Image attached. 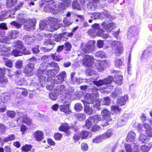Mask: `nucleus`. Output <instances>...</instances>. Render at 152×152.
I'll return each mask as SVG.
<instances>
[{"label":"nucleus","instance_id":"nucleus-30","mask_svg":"<svg viewBox=\"0 0 152 152\" xmlns=\"http://www.w3.org/2000/svg\"><path fill=\"white\" fill-rule=\"evenodd\" d=\"M97 7V4L88 2L87 4V9L89 11H93L96 9Z\"/></svg>","mask_w":152,"mask_h":152},{"label":"nucleus","instance_id":"nucleus-60","mask_svg":"<svg viewBox=\"0 0 152 152\" xmlns=\"http://www.w3.org/2000/svg\"><path fill=\"white\" fill-rule=\"evenodd\" d=\"M103 102V105H109L110 103V98L108 97L104 98Z\"/></svg>","mask_w":152,"mask_h":152},{"label":"nucleus","instance_id":"nucleus-23","mask_svg":"<svg viewBox=\"0 0 152 152\" xmlns=\"http://www.w3.org/2000/svg\"><path fill=\"white\" fill-rule=\"evenodd\" d=\"M104 32L102 29L99 27V28L97 29V34L98 36L102 37L106 39L108 38L109 36L108 35L104 33Z\"/></svg>","mask_w":152,"mask_h":152},{"label":"nucleus","instance_id":"nucleus-55","mask_svg":"<svg viewBox=\"0 0 152 152\" xmlns=\"http://www.w3.org/2000/svg\"><path fill=\"white\" fill-rule=\"evenodd\" d=\"M88 134V132L85 131H82L80 133V135L82 139H85L87 137Z\"/></svg>","mask_w":152,"mask_h":152},{"label":"nucleus","instance_id":"nucleus-37","mask_svg":"<svg viewBox=\"0 0 152 152\" xmlns=\"http://www.w3.org/2000/svg\"><path fill=\"white\" fill-rule=\"evenodd\" d=\"M18 2L17 0H8L7 2L6 5L7 7H11L16 4Z\"/></svg>","mask_w":152,"mask_h":152},{"label":"nucleus","instance_id":"nucleus-31","mask_svg":"<svg viewBox=\"0 0 152 152\" xmlns=\"http://www.w3.org/2000/svg\"><path fill=\"white\" fill-rule=\"evenodd\" d=\"M3 98L4 102H6L9 101L11 99V95L10 94L5 93L2 95Z\"/></svg>","mask_w":152,"mask_h":152},{"label":"nucleus","instance_id":"nucleus-50","mask_svg":"<svg viewBox=\"0 0 152 152\" xmlns=\"http://www.w3.org/2000/svg\"><path fill=\"white\" fill-rule=\"evenodd\" d=\"M6 114L8 116L12 118H13L15 117L16 113L13 111L7 110V111Z\"/></svg>","mask_w":152,"mask_h":152},{"label":"nucleus","instance_id":"nucleus-15","mask_svg":"<svg viewBox=\"0 0 152 152\" xmlns=\"http://www.w3.org/2000/svg\"><path fill=\"white\" fill-rule=\"evenodd\" d=\"M0 52L2 53L1 55L8 56L10 53L9 52H11L10 48L9 47H6L3 46H0Z\"/></svg>","mask_w":152,"mask_h":152},{"label":"nucleus","instance_id":"nucleus-51","mask_svg":"<svg viewBox=\"0 0 152 152\" xmlns=\"http://www.w3.org/2000/svg\"><path fill=\"white\" fill-rule=\"evenodd\" d=\"M95 55L96 56L101 58H103L105 56V54L104 53L101 51L96 52Z\"/></svg>","mask_w":152,"mask_h":152},{"label":"nucleus","instance_id":"nucleus-61","mask_svg":"<svg viewBox=\"0 0 152 152\" xmlns=\"http://www.w3.org/2000/svg\"><path fill=\"white\" fill-rule=\"evenodd\" d=\"M91 17V18L93 20L100 18L99 13H93V14H92Z\"/></svg>","mask_w":152,"mask_h":152},{"label":"nucleus","instance_id":"nucleus-25","mask_svg":"<svg viewBox=\"0 0 152 152\" xmlns=\"http://www.w3.org/2000/svg\"><path fill=\"white\" fill-rule=\"evenodd\" d=\"M95 124L93 118L90 117L86 121V125L88 128L89 129L92 127Z\"/></svg>","mask_w":152,"mask_h":152},{"label":"nucleus","instance_id":"nucleus-49","mask_svg":"<svg viewBox=\"0 0 152 152\" xmlns=\"http://www.w3.org/2000/svg\"><path fill=\"white\" fill-rule=\"evenodd\" d=\"M122 64V62L120 59H117L115 61V66L116 67L119 68Z\"/></svg>","mask_w":152,"mask_h":152},{"label":"nucleus","instance_id":"nucleus-57","mask_svg":"<svg viewBox=\"0 0 152 152\" xmlns=\"http://www.w3.org/2000/svg\"><path fill=\"white\" fill-rule=\"evenodd\" d=\"M23 66V63L21 61H17L15 64V67L17 69H21Z\"/></svg>","mask_w":152,"mask_h":152},{"label":"nucleus","instance_id":"nucleus-8","mask_svg":"<svg viewBox=\"0 0 152 152\" xmlns=\"http://www.w3.org/2000/svg\"><path fill=\"white\" fill-rule=\"evenodd\" d=\"M94 60L92 56L86 55L84 58L83 63L85 66H90L93 65Z\"/></svg>","mask_w":152,"mask_h":152},{"label":"nucleus","instance_id":"nucleus-59","mask_svg":"<svg viewBox=\"0 0 152 152\" xmlns=\"http://www.w3.org/2000/svg\"><path fill=\"white\" fill-rule=\"evenodd\" d=\"M62 137V134L59 133H56L54 135V138L55 139L57 140H60Z\"/></svg>","mask_w":152,"mask_h":152},{"label":"nucleus","instance_id":"nucleus-7","mask_svg":"<svg viewBox=\"0 0 152 152\" xmlns=\"http://www.w3.org/2000/svg\"><path fill=\"white\" fill-rule=\"evenodd\" d=\"M36 21V20L35 19H24L23 20V23H25V29L27 31H29L31 27L35 25Z\"/></svg>","mask_w":152,"mask_h":152},{"label":"nucleus","instance_id":"nucleus-58","mask_svg":"<svg viewBox=\"0 0 152 152\" xmlns=\"http://www.w3.org/2000/svg\"><path fill=\"white\" fill-rule=\"evenodd\" d=\"M32 146L30 145H26L23 146L22 148V150L25 152H27L29 151L31 149Z\"/></svg>","mask_w":152,"mask_h":152},{"label":"nucleus","instance_id":"nucleus-48","mask_svg":"<svg viewBox=\"0 0 152 152\" xmlns=\"http://www.w3.org/2000/svg\"><path fill=\"white\" fill-rule=\"evenodd\" d=\"M83 106L79 103L76 104L74 106V108L77 111H80L83 109Z\"/></svg>","mask_w":152,"mask_h":152},{"label":"nucleus","instance_id":"nucleus-41","mask_svg":"<svg viewBox=\"0 0 152 152\" xmlns=\"http://www.w3.org/2000/svg\"><path fill=\"white\" fill-rule=\"evenodd\" d=\"M22 121L23 123L30 125L31 124L32 120L27 116H25L23 118Z\"/></svg>","mask_w":152,"mask_h":152},{"label":"nucleus","instance_id":"nucleus-5","mask_svg":"<svg viewBox=\"0 0 152 152\" xmlns=\"http://www.w3.org/2000/svg\"><path fill=\"white\" fill-rule=\"evenodd\" d=\"M109 64V62L107 61H97L95 64V68L98 71H102Z\"/></svg>","mask_w":152,"mask_h":152},{"label":"nucleus","instance_id":"nucleus-1","mask_svg":"<svg viewBox=\"0 0 152 152\" xmlns=\"http://www.w3.org/2000/svg\"><path fill=\"white\" fill-rule=\"evenodd\" d=\"M98 96V94L96 92L91 94H86V97L85 99L87 100L82 101L84 105V111L86 114L90 115L93 113V111L89 104L94 103Z\"/></svg>","mask_w":152,"mask_h":152},{"label":"nucleus","instance_id":"nucleus-47","mask_svg":"<svg viewBox=\"0 0 152 152\" xmlns=\"http://www.w3.org/2000/svg\"><path fill=\"white\" fill-rule=\"evenodd\" d=\"M19 91L21 93L22 96L24 97H26L27 96L28 91L27 89L20 88H19Z\"/></svg>","mask_w":152,"mask_h":152},{"label":"nucleus","instance_id":"nucleus-13","mask_svg":"<svg viewBox=\"0 0 152 152\" xmlns=\"http://www.w3.org/2000/svg\"><path fill=\"white\" fill-rule=\"evenodd\" d=\"M33 135L35 140L38 141H41L43 138V133L42 131H36L34 132Z\"/></svg>","mask_w":152,"mask_h":152},{"label":"nucleus","instance_id":"nucleus-20","mask_svg":"<svg viewBox=\"0 0 152 152\" xmlns=\"http://www.w3.org/2000/svg\"><path fill=\"white\" fill-rule=\"evenodd\" d=\"M69 104L65 106L61 105L60 107V110L66 114H70L71 112L69 110Z\"/></svg>","mask_w":152,"mask_h":152},{"label":"nucleus","instance_id":"nucleus-42","mask_svg":"<svg viewBox=\"0 0 152 152\" xmlns=\"http://www.w3.org/2000/svg\"><path fill=\"white\" fill-rule=\"evenodd\" d=\"M16 83L18 85H26V81L23 78H21L16 81Z\"/></svg>","mask_w":152,"mask_h":152},{"label":"nucleus","instance_id":"nucleus-11","mask_svg":"<svg viewBox=\"0 0 152 152\" xmlns=\"http://www.w3.org/2000/svg\"><path fill=\"white\" fill-rule=\"evenodd\" d=\"M102 27L108 31H111L115 27L114 24L113 22H105L102 23Z\"/></svg>","mask_w":152,"mask_h":152},{"label":"nucleus","instance_id":"nucleus-46","mask_svg":"<svg viewBox=\"0 0 152 152\" xmlns=\"http://www.w3.org/2000/svg\"><path fill=\"white\" fill-rule=\"evenodd\" d=\"M51 57L53 60L57 61H59L63 59V58L59 56L56 55V53L51 54Z\"/></svg>","mask_w":152,"mask_h":152},{"label":"nucleus","instance_id":"nucleus-39","mask_svg":"<svg viewBox=\"0 0 152 152\" xmlns=\"http://www.w3.org/2000/svg\"><path fill=\"white\" fill-rule=\"evenodd\" d=\"M49 66L52 67L54 68L58 72L59 71L60 68L58 64L55 62H52L50 63H49Z\"/></svg>","mask_w":152,"mask_h":152},{"label":"nucleus","instance_id":"nucleus-3","mask_svg":"<svg viewBox=\"0 0 152 152\" xmlns=\"http://www.w3.org/2000/svg\"><path fill=\"white\" fill-rule=\"evenodd\" d=\"M111 46L116 55H119L122 53L123 49L119 41H114L111 45Z\"/></svg>","mask_w":152,"mask_h":152},{"label":"nucleus","instance_id":"nucleus-38","mask_svg":"<svg viewBox=\"0 0 152 152\" xmlns=\"http://www.w3.org/2000/svg\"><path fill=\"white\" fill-rule=\"evenodd\" d=\"M19 32L18 31L13 30L12 31L9 33V35L12 39H15L18 37Z\"/></svg>","mask_w":152,"mask_h":152},{"label":"nucleus","instance_id":"nucleus-29","mask_svg":"<svg viewBox=\"0 0 152 152\" xmlns=\"http://www.w3.org/2000/svg\"><path fill=\"white\" fill-rule=\"evenodd\" d=\"M99 25L98 24H95L93 26V28L90 29L88 31V33L90 35L92 36V34H94L99 28Z\"/></svg>","mask_w":152,"mask_h":152},{"label":"nucleus","instance_id":"nucleus-9","mask_svg":"<svg viewBox=\"0 0 152 152\" xmlns=\"http://www.w3.org/2000/svg\"><path fill=\"white\" fill-rule=\"evenodd\" d=\"M66 76L65 71H63L53 79L54 84H58L61 83L63 81L64 78Z\"/></svg>","mask_w":152,"mask_h":152},{"label":"nucleus","instance_id":"nucleus-35","mask_svg":"<svg viewBox=\"0 0 152 152\" xmlns=\"http://www.w3.org/2000/svg\"><path fill=\"white\" fill-rule=\"evenodd\" d=\"M57 89L54 92L55 93H57L58 95L63 93L65 90V88L64 85H61L60 86H58Z\"/></svg>","mask_w":152,"mask_h":152},{"label":"nucleus","instance_id":"nucleus-14","mask_svg":"<svg viewBox=\"0 0 152 152\" xmlns=\"http://www.w3.org/2000/svg\"><path fill=\"white\" fill-rule=\"evenodd\" d=\"M144 126L145 129L146 134L148 137H152V128L147 123L144 124Z\"/></svg>","mask_w":152,"mask_h":152},{"label":"nucleus","instance_id":"nucleus-32","mask_svg":"<svg viewBox=\"0 0 152 152\" xmlns=\"http://www.w3.org/2000/svg\"><path fill=\"white\" fill-rule=\"evenodd\" d=\"M112 135L111 131L110 130H108L106 132L104 133L101 136L103 139L108 138L111 136Z\"/></svg>","mask_w":152,"mask_h":152},{"label":"nucleus","instance_id":"nucleus-53","mask_svg":"<svg viewBox=\"0 0 152 152\" xmlns=\"http://www.w3.org/2000/svg\"><path fill=\"white\" fill-rule=\"evenodd\" d=\"M102 140L101 136L100 135L93 139L92 141L94 143H98L101 142Z\"/></svg>","mask_w":152,"mask_h":152},{"label":"nucleus","instance_id":"nucleus-43","mask_svg":"<svg viewBox=\"0 0 152 152\" xmlns=\"http://www.w3.org/2000/svg\"><path fill=\"white\" fill-rule=\"evenodd\" d=\"M8 82V79L4 76H0V83L6 84Z\"/></svg>","mask_w":152,"mask_h":152},{"label":"nucleus","instance_id":"nucleus-19","mask_svg":"<svg viewBox=\"0 0 152 152\" xmlns=\"http://www.w3.org/2000/svg\"><path fill=\"white\" fill-rule=\"evenodd\" d=\"M100 19H107L108 20H112V17L111 15L108 13L104 12L99 13Z\"/></svg>","mask_w":152,"mask_h":152},{"label":"nucleus","instance_id":"nucleus-6","mask_svg":"<svg viewBox=\"0 0 152 152\" xmlns=\"http://www.w3.org/2000/svg\"><path fill=\"white\" fill-rule=\"evenodd\" d=\"M34 65L32 64H27L25 66L23 72L28 76H31L34 74Z\"/></svg>","mask_w":152,"mask_h":152},{"label":"nucleus","instance_id":"nucleus-24","mask_svg":"<svg viewBox=\"0 0 152 152\" xmlns=\"http://www.w3.org/2000/svg\"><path fill=\"white\" fill-rule=\"evenodd\" d=\"M49 66V63H43L41 64L39 66V67L38 70V74L40 72V71L42 72H44L46 69L47 68V67H48Z\"/></svg>","mask_w":152,"mask_h":152},{"label":"nucleus","instance_id":"nucleus-64","mask_svg":"<svg viewBox=\"0 0 152 152\" xmlns=\"http://www.w3.org/2000/svg\"><path fill=\"white\" fill-rule=\"evenodd\" d=\"M64 45L66 50L69 51L70 50L71 48V45L69 42L65 43Z\"/></svg>","mask_w":152,"mask_h":152},{"label":"nucleus","instance_id":"nucleus-12","mask_svg":"<svg viewBox=\"0 0 152 152\" xmlns=\"http://www.w3.org/2000/svg\"><path fill=\"white\" fill-rule=\"evenodd\" d=\"M42 39V37L40 35H38L35 38L34 37L31 36H28L26 38V43L28 45H30L36 39L38 40H40Z\"/></svg>","mask_w":152,"mask_h":152},{"label":"nucleus","instance_id":"nucleus-28","mask_svg":"<svg viewBox=\"0 0 152 152\" xmlns=\"http://www.w3.org/2000/svg\"><path fill=\"white\" fill-rule=\"evenodd\" d=\"M69 129V127L68 124L66 123L63 124L59 127L58 129L59 131L66 132Z\"/></svg>","mask_w":152,"mask_h":152},{"label":"nucleus","instance_id":"nucleus-40","mask_svg":"<svg viewBox=\"0 0 152 152\" xmlns=\"http://www.w3.org/2000/svg\"><path fill=\"white\" fill-rule=\"evenodd\" d=\"M125 148L127 152H137L138 149L137 147L136 146L135 148V151H134L133 150H132L131 146L129 144H127L125 145Z\"/></svg>","mask_w":152,"mask_h":152},{"label":"nucleus","instance_id":"nucleus-17","mask_svg":"<svg viewBox=\"0 0 152 152\" xmlns=\"http://www.w3.org/2000/svg\"><path fill=\"white\" fill-rule=\"evenodd\" d=\"M128 99V97L127 95H125L124 96H121L117 100V103L118 104L122 106L125 104Z\"/></svg>","mask_w":152,"mask_h":152},{"label":"nucleus","instance_id":"nucleus-10","mask_svg":"<svg viewBox=\"0 0 152 152\" xmlns=\"http://www.w3.org/2000/svg\"><path fill=\"white\" fill-rule=\"evenodd\" d=\"M51 19L52 21L54 23V24L50 26L48 28L46 29V30L50 31L56 30L60 27V26L57 23L58 21V19L54 18H53Z\"/></svg>","mask_w":152,"mask_h":152},{"label":"nucleus","instance_id":"nucleus-54","mask_svg":"<svg viewBox=\"0 0 152 152\" xmlns=\"http://www.w3.org/2000/svg\"><path fill=\"white\" fill-rule=\"evenodd\" d=\"M91 117L93 118V121L95 124L100 121L101 119V116L99 115H96L93 117Z\"/></svg>","mask_w":152,"mask_h":152},{"label":"nucleus","instance_id":"nucleus-52","mask_svg":"<svg viewBox=\"0 0 152 152\" xmlns=\"http://www.w3.org/2000/svg\"><path fill=\"white\" fill-rule=\"evenodd\" d=\"M146 145H142L141 147V150L143 152H148L150 149V147Z\"/></svg>","mask_w":152,"mask_h":152},{"label":"nucleus","instance_id":"nucleus-33","mask_svg":"<svg viewBox=\"0 0 152 152\" xmlns=\"http://www.w3.org/2000/svg\"><path fill=\"white\" fill-rule=\"evenodd\" d=\"M139 140L142 143H146L149 140V139L145 135L141 134Z\"/></svg>","mask_w":152,"mask_h":152},{"label":"nucleus","instance_id":"nucleus-4","mask_svg":"<svg viewBox=\"0 0 152 152\" xmlns=\"http://www.w3.org/2000/svg\"><path fill=\"white\" fill-rule=\"evenodd\" d=\"M110 114L109 111L107 109H104L102 110L101 112V115L103 116L104 119L103 120V122L104 123V124L102 125V126H106L109 124L108 122L111 120L110 116Z\"/></svg>","mask_w":152,"mask_h":152},{"label":"nucleus","instance_id":"nucleus-2","mask_svg":"<svg viewBox=\"0 0 152 152\" xmlns=\"http://www.w3.org/2000/svg\"><path fill=\"white\" fill-rule=\"evenodd\" d=\"M95 43V42L94 41H89L86 44H83L81 45V49L85 53H91L94 50Z\"/></svg>","mask_w":152,"mask_h":152},{"label":"nucleus","instance_id":"nucleus-34","mask_svg":"<svg viewBox=\"0 0 152 152\" xmlns=\"http://www.w3.org/2000/svg\"><path fill=\"white\" fill-rule=\"evenodd\" d=\"M51 8L50 12L53 14H56L61 12L58 5H53L51 6Z\"/></svg>","mask_w":152,"mask_h":152},{"label":"nucleus","instance_id":"nucleus-56","mask_svg":"<svg viewBox=\"0 0 152 152\" xmlns=\"http://www.w3.org/2000/svg\"><path fill=\"white\" fill-rule=\"evenodd\" d=\"M57 94H57V93L51 92L49 95V98L53 100H55L57 98Z\"/></svg>","mask_w":152,"mask_h":152},{"label":"nucleus","instance_id":"nucleus-22","mask_svg":"<svg viewBox=\"0 0 152 152\" xmlns=\"http://www.w3.org/2000/svg\"><path fill=\"white\" fill-rule=\"evenodd\" d=\"M136 134L132 131L130 132L128 134L126 138V140L128 142H130L134 141Z\"/></svg>","mask_w":152,"mask_h":152},{"label":"nucleus","instance_id":"nucleus-63","mask_svg":"<svg viewBox=\"0 0 152 152\" xmlns=\"http://www.w3.org/2000/svg\"><path fill=\"white\" fill-rule=\"evenodd\" d=\"M104 79L105 80L106 84L111 83L114 80L113 78L111 76H109Z\"/></svg>","mask_w":152,"mask_h":152},{"label":"nucleus","instance_id":"nucleus-36","mask_svg":"<svg viewBox=\"0 0 152 152\" xmlns=\"http://www.w3.org/2000/svg\"><path fill=\"white\" fill-rule=\"evenodd\" d=\"M93 83L97 86H101L102 85H106L105 80H100L97 81H93Z\"/></svg>","mask_w":152,"mask_h":152},{"label":"nucleus","instance_id":"nucleus-16","mask_svg":"<svg viewBox=\"0 0 152 152\" xmlns=\"http://www.w3.org/2000/svg\"><path fill=\"white\" fill-rule=\"evenodd\" d=\"M45 3H41L40 4L41 7H44V10L47 12H50L51 8V6L53 4H50V3L48 2H45Z\"/></svg>","mask_w":152,"mask_h":152},{"label":"nucleus","instance_id":"nucleus-21","mask_svg":"<svg viewBox=\"0 0 152 152\" xmlns=\"http://www.w3.org/2000/svg\"><path fill=\"white\" fill-rule=\"evenodd\" d=\"M15 47L23 51H25L26 48L23 46L22 42L21 41H18L15 43Z\"/></svg>","mask_w":152,"mask_h":152},{"label":"nucleus","instance_id":"nucleus-62","mask_svg":"<svg viewBox=\"0 0 152 152\" xmlns=\"http://www.w3.org/2000/svg\"><path fill=\"white\" fill-rule=\"evenodd\" d=\"M128 115L127 114H125L122 116L120 120H119L118 121V122L122 121V122H125L128 119Z\"/></svg>","mask_w":152,"mask_h":152},{"label":"nucleus","instance_id":"nucleus-45","mask_svg":"<svg viewBox=\"0 0 152 152\" xmlns=\"http://www.w3.org/2000/svg\"><path fill=\"white\" fill-rule=\"evenodd\" d=\"M15 136L14 134L9 135L7 137L4 139V142H7L8 141L13 140L15 139Z\"/></svg>","mask_w":152,"mask_h":152},{"label":"nucleus","instance_id":"nucleus-26","mask_svg":"<svg viewBox=\"0 0 152 152\" xmlns=\"http://www.w3.org/2000/svg\"><path fill=\"white\" fill-rule=\"evenodd\" d=\"M47 22L45 20H41L40 23L39 27L40 29H46L48 28L50 26L49 25H48Z\"/></svg>","mask_w":152,"mask_h":152},{"label":"nucleus","instance_id":"nucleus-18","mask_svg":"<svg viewBox=\"0 0 152 152\" xmlns=\"http://www.w3.org/2000/svg\"><path fill=\"white\" fill-rule=\"evenodd\" d=\"M24 51H25L23 52H22L18 50H14L12 51V53L14 56H21L22 55V53H23L25 55H28L31 54V52L28 50Z\"/></svg>","mask_w":152,"mask_h":152},{"label":"nucleus","instance_id":"nucleus-44","mask_svg":"<svg viewBox=\"0 0 152 152\" xmlns=\"http://www.w3.org/2000/svg\"><path fill=\"white\" fill-rule=\"evenodd\" d=\"M72 8L73 9L79 10L80 9V6L77 0L73 1L72 3Z\"/></svg>","mask_w":152,"mask_h":152},{"label":"nucleus","instance_id":"nucleus-27","mask_svg":"<svg viewBox=\"0 0 152 152\" xmlns=\"http://www.w3.org/2000/svg\"><path fill=\"white\" fill-rule=\"evenodd\" d=\"M123 79V76L121 75H117L115 77V82L119 85L122 84Z\"/></svg>","mask_w":152,"mask_h":152}]
</instances>
